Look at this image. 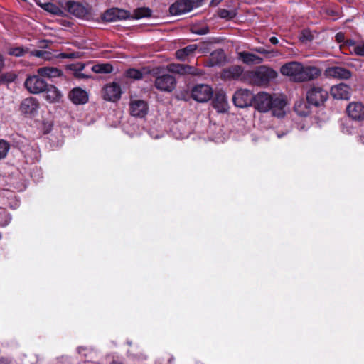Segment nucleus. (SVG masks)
I'll return each mask as SVG.
<instances>
[{
  "mask_svg": "<svg viewBox=\"0 0 364 364\" xmlns=\"http://www.w3.org/2000/svg\"><path fill=\"white\" fill-rule=\"evenodd\" d=\"M286 105L287 102L283 97L272 96L265 92H260L255 95L252 105L259 112H267L271 110L272 115L278 118L285 115Z\"/></svg>",
  "mask_w": 364,
  "mask_h": 364,
  "instance_id": "nucleus-1",
  "label": "nucleus"
},
{
  "mask_svg": "<svg viewBox=\"0 0 364 364\" xmlns=\"http://www.w3.org/2000/svg\"><path fill=\"white\" fill-rule=\"evenodd\" d=\"M251 82L257 86H264L277 77V73L273 69L261 65L248 74Z\"/></svg>",
  "mask_w": 364,
  "mask_h": 364,
  "instance_id": "nucleus-2",
  "label": "nucleus"
},
{
  "mask_svg": "<svg viewBox=\"0 0 364 364\" xmlns=\"http://www.w3.org/2000/svg\"><path fill=\"white\" fill-rule=\"evenodd\" d=\"M328 92L321 86L311 85L306 91V100L315 107L322 105L328 99Z\"/></svg>",
  "mask_w": 364,
  "mask_h": 364,
  "instance_id": "nucleus-3",
  "label": "nucleus"
},
{
  "mask_svg": "<svg viewBox=\"0 0 364 364\" xmlns=\"http://www.w3.org/2000/svg\"><path fill=\"white\" fill-rule=\"evenodd\" d=\"M41 77L37 74L28 75L26 77L24 87L29 93L38 95L45 92L47 88V82Z\"/></svg>",
  "mask_w": 364,
  "mask_h": 364,
  "instance_id": "nucleus-4",
  "label": "nucleus"
},
{
  "mask_svg": "<svg viewBox=\"0 0 364 364\" xmlns=\"http://www.w3.org/2000/svg\"><path fill=\"white\" fill-rule=\"evenodd\" d=\"M149 75L155 77V87L156 89H159V83L158 82V80L159 79L158 68L151 69L149 67H144L141 70L130 68L126 71V76L127 77L136 80L146 78V77Z\"/></svg>",
  "mask_w": 364,
  "mask_h": 364,
  "instance_id": "nucleus-5",
  "label": "nucleus"
},
{
  "mask_svg": "<svg viewBox=\"0 0 364 364\" xmlns=\"http://www.w3.org/2000/svg\"><path fill=\"white\" fill-rule=\"evenodd\" d=\"M254 97L255 95L249 90L240 89L235 92L232 101L236 107L244 108L252 106Z\"/></svg>",
  "mask_w": 364,
  "mask_h": 364,
  "instance_id": "nucleus-6",
  "label": "nucleus"
},
{
  "mask_svg": "<svg viewBox=\"0 0 364 364\" xmlns=\"http://www.w3.org/2000/svg\"><path fill=\"white\" fill-rule=\"evenodd\" d=\"M211 87L205 84H198L194 86L191 90V96L193 100L199 102H205L213 97Z\"/></svg>",
  "mask_w": 364,
  "mask_h": 364,
  "instance_id": "nucleus-7",
  "label": "nucleus"
},
{
  "mask_svg": "<svg viewBox=\"0 0 364 364\" xmlns=\"http://www.w3.org/2000/svg\"><path fill=\"white\" fill-rule=\"evenodd\" d=\"M302 63L297 61H291L283 65L280 68V73L283 75L289 76L295 82H298Z\"/></svg>",
  "mask_w": 364,
  "mask_h": 364,
  "instance_id": "nucleus-8",
  "label": "nucleus"
},
{
  "mask_svg": "<svg viewBox=\"0 0 364 364\" xmlns=\"http://www.w3.org/2000/svg\"><path fill=\"white\" fill-rule=\"evenodd\" d=\"M122 90L119 85L112 82L103 87L102 96L105 100L116 102L121 97Z\"/></svg>",
  "mask_w": 364,
  "mask_h": 364,
  "instance_id": "nucleus-9",
  "label": "nucleus"
},
{
  "mask_svg": "<svg viewBox=\"0 0 364 364\" xmlns=\"http://www.w3.org/2000/svg\"><path fill=\"white\" fill-rule=\"evenodd\" d=\"M130 114L133 117L142 118L148 112L147 103L141 100H132L129 102Z\"/></svg>",
  "mask_w": 364,
  "mask_h": 364,
  "instance_id": "nucleus-10",
  "label": "nucleus"
},
{
  "mask_svg": "<svg viewBox=\"0 0 364 364\" xmlns=\"http://www.w3.org/2000/svg\"><path fill=\"white\" fill-rule=\"evenodd\" d=\"M321 75V70L316 66H304L302 64V69L300 73L298 82H303L314 80Z\"/></svg>",
  "mask_w": 364,
  "mask_h": 364,
  "instance_id": "nucleus-11",
  "label": "nucleus"
},
{
  "mask_svg": "<svg viewBox=\"0 0 364 364\" xmlns=\"http://www.w3.org/2000/svg\"><path fill=\"white\" fill-rule=\"evenodd\" d=\"M67 9L70 14L80 18H87L90 15V9L77 2L68 1Z\"/></svg>",
  "mask_w": 364,
  "mask_h": 364,
  "instance_id": "nucleus-12",
  "label": "nucleus"
},
{
  "mask_svg": "<svg viewBox=\"0 0 364 364\" xmlns=\"http://www.w3.org/2000/svg\"><path fill=\"white\" fill-rule=\"evenodd\" d=\"M39 108V102L37 99L29 97L24 99L20 105L21 112L26 115H34Z\"/></svg>",
  "mask_w": 364,
  "mask_h": 364,
  "instance_id": "nucleus-13",
  "label": "nucleus"
},
{
  "mask_svg": "<svg viewBox=\"0 0 364 364\" xmlns=\"http://www.w3.org/2000/svg\"><path fill=\"white\" fill-rule=\"evenodd\" d=\"M194 4L191 0H181L173 4L169 7L171 15L177 16L191 11L194 8Z\"/></svg>",
  "mask_w": 364,
  "mask_h": 364,
  "instance_id": "nucleus-14",
  "label": "nucleus"
},
{
  "mask_svg": "<svg viewBox=\"0 0 364 364\" xmlns=\"http://www.w3.org/2000/svg\"><path fill=\"white\" fill-rule=\"evenodd\" d=\"M243 72L242 66L232 65L223 70L221 77L225 80H238L241 79Z\"/></svg>",
  "mask_w": 364,
  "mask_h": 364,
  "instance_id": "nucleus-15",
  "label": "nucleus"
},
{
  "mask_svg": "<svg viewBox=\"0 0 364 364\" xmlns=\"http://www.w3.org/2000/svg\"><path fill=\"white\" fill-rule=\"evenodd\" d=\"M331 94L333 98L337 100H348L350 97V87L346 84L341 83L331 87Z\"/></svg>",
  "mask_w": 364,
  "mask_h": 364,
  "instance_id": "nucleus-16",
  "label": "nucleus"
},
{
  "mask_svg": "<svg viewBox=\"0 0 364 364\" xmlns=\"http://www.w3.org/2000/svg\"><path fill=\"white\" fill-rule=\"evenodd\" d=\"M326 75L328 77L341 80H348L352 76L351 72L343 67L334 66L326 70Z\"/></svg>",
  "mask_w": 364,
  "mask_h": 364,
  "instance_id": "nucleus-17",
  "label": "nucleus"
},
{
  "mask_svg": "<svg viewBox=\"0 0 364 364\" xmlns=\"http://www.w3.org/2000/svg\"><path fill=\"white\" fill-rule=\"evenodd\" d=\"M212 104L213 107L218 112H228L229 108L226 95L222 92H216L215 95L213 99Z\"/></svg>",
  "mask_w": 364,
  "mask_h": 364,
  "instance_id": "nucleus-18",
  "label": "nucleus"
},
{
  "mask_svg": "<svg viewBox=\"0 0 364 364\" xmlns=\"http://www.w3.org/2000/svg\"><path fill=\"white\" fill-rule=\"evenodd\" d=\"M348 116L354 120H360L364 118V105L360 102H352L347 107Z\"/></svg>",
  "mask_w": 364,
  "mask_h": 364,
  "instance_id": "nucleus-19",
  "label": "nucleus"
},
{
  "mask_svg": "<svg viewBox=\"0 0 364 364\" xmlns=\"http://www.w3.org/2000/svg\"><path fill=\"white\" fill-rule=\"evenodd\" d=\"M69 97L76 105L85 104L88 101L87 93L79 87L73 89L69 94Z\"/></svg>",
  "mask_w": 364,
  "mask_h": 364,
  "instance_id": "nucleus-20",
  "label": "nucleus"
},
{
  "mask_svg": "<svg viewBox=\"0 0 364 364\" xmlns=\"http://www.w3.org/2000/svg\"><path fill=\"white\" fill-rule=\"evenodd\" d=\"M226 60L225 55L223 50H216L211 53L206 65L208 67L220 66Z\"/></svg>",
  "mask_w": 364,
  "mask_h": 364,
  "instance_id": "nucleus-21",
  "label": "nucleus"
},
{
  "mask_svg": "<svg viewBox=\"0 0 364 364\" xmlns=\"http://www.w3.org/2000/svg\"><path fill=\"white\" fill-rule=\"evenodd\" d=\"M167 69L171 73H175L181 75L196 74V73L195 72L196 69L193 67L188 65L172 63L167 66Z\"/></svg>",
  "mask_w": 364,
  "mask_h": 364,
  "instance_id": "nucleus-22",
  "label": "nucleus"
},
{
  "mask_svg": "<svg viewBox=\"0 0 364 364\" xmlns=\"http://www.w3.org/2000/svg\"><path fill=\"white\" fill-rule=\"evenodd\" d=\"M37 74L43 77L53 79L60 77L63 75L61 70L54 67H42L37 69Z\"/></svg>",
  "mask_w": 364,
  "mask_h": 364,
  "instance_id": "nucleus-23",
  "label": "nucleus"
},
{
  "mask_svg": "<svg viewBox=\"0 0 364 364\" xmlns=\"http://www.w3.org/2000/svg\"><path fill=\"white\" fill-rule=\"evenodd\" d=\"M176 81L175 77L169 74L161 75V91L170 92L176 87Z\"/></svg>",
  "mask_w": 364,
  "mask_h": 364,
  "instance_id": "nucleus-24",
  "label": "nucleus"
},
{
  "mask_svg": "<svg viewBox=\"0 0 364 364\" xmlns=\"http://www.w3.org/2000/svg\"><path fill=\"white\" fill-rule=\"evenodd\" d=\"M238 58L247 65L260 64L263 62L262 58L245 51L240 52Z\"/></svg>",
  "mask_w": 364,
  "mask_h": 364,
  "instance_id": "nucleus-25",
  "label": "nucleus"
},
{
  "mask_svg": "<svg viewBox=\"0 0 364 364\" xmlns=\"http://www.w3.org/2000/svg\"><path fill=\"white\" fill-rule=\"evenodd\" d=\"M198 48L196 44H191L183 48L179 49L176 52V57L181 61H185L187 58L193 56Z\"/></svg>",
  "mask_w": 364,
  "mask_h": 364,
  "instance_id": "nucleus-26",
  "label": "nucleus"
},
{
  "mask_svg": "<svg viewBox=\"0 0 364 364\" xmlns=\"http://www.w3.org/2000/svg\"><path fill=\"white\" fill-rule=\"evenodd\" d=\"M45 92V98L49 102L53 103L58 102L62 97L60 91L55 86L52 85L47 84V88Z\"/></svg>",
  "mask_w": 364,
  "mask_h": 364,
  "instance_id": "nucleus-27",
  "label": "nucleus"
},
{
  "mask_svg": "<svg viewBox=\"0 0 364 364\" xmlns=\"http://www.w3.org/2000/svg\"><path fill=\"white\" fill-rule=\"evenodd\" d=\"M113 70L109 63L96 64L92 67V70L95 73H110Z\"/></svg>",
  "mask_w": 364,
  "mask_h": 364,
  "instance_id": "nucleus-28",
  "label": "nucleus"
},
{
  "mask_svg": "<svg viewBox=\"0 0 364 364\" xmlns=\"http://www.w3.org/2000/svg\"><path fill=\"white\" fill-rule=\"evenodd\" d=\"M218 14L221 18L226 20H231L234 18L237 15V12L235 9L228 10L226 9H220Z\"/></svg>",
  "mask_w": 364,
  "mask_h": 364,
  "instance_id": "nucleus-29",
  "label": "nucleus"
},
{
  "mask_svg": "<svg viewBox=\"0 0 364 364\" xmlns=\"http://www.w3.org/2000/svg\"><path fill=\"white\" fill-rule=\"evenodd\" d=\"M119 11L117 9H110L107 11L104 14V18L107 21H115L119 18Z\"/></svg>",
  "mask_w": 364,
  "mask_h": 364,
  "instance_id": "nucleus-30",
  "label": "nucleus"
},
{
  "mask_svg": "<svg viewBox=\"0 0 364 364\" xmlns=\"http://www.w3.org/2000/svg\"><path fill=\"white\" fill-rule=\"evenodd\" d=\"M134 17L136 19L147 17L151 15V10L148 8H138L134 11Z\"/></svg>",
  "mask_w": 364,
  "mask_h": 364,
  "instance_id": "nucleus-31",
  "label": "nucleus"
},
{
  "mask_svg": "<svg viewBox=\"0 0 364 364\" xmlns=\"http://www.w3.org/2000/svg\"><path fill=\"white\" fill-rule=\"evenodd\" d=\"M11 218L10 214L4 210H1L0 211V226L5 227L11 221Z\"/></svg>",
  "mask_w": 364,
  "mask_h": 364,
  "instance_id": "nucleus-32",
  "label": "nucleus"
},
{
  "mask_svg": "<svg viewBox=\"0 0 364 364\" xmlns=\"http://www.w3.org/2000/svg\"><path fill=\"white\" fill-rule=\"evenodd\" d=\"M9 149V144L5 140L0 139V159L6 157Z\"/></svg>",
  "mask_w": 364,
  "mask_h": 364,
  "instance_id": "nucleus-33",
  "label": "nucleus"
},
{
  "mask_svg": "<svg viewBox=\"0 0 364 364\" xmlns=\"http://www.w3.org/2000/svg\"><path fill=\"white\" fill-rule=\"evenodd\" d=\"M27 52V49H24L21 47H16L10 48L9 50V54L10 55H14L16 57H21L24 55Z\"/></svg>",
  "mask_w": 364,
  "mask_h": 364,
  "instance_id": "nucleus-34",
  "label": "nucleus"
},
{
  "mask_svg": "<svg viewBox=\"0 0 364 364\" xmlns=\"http://www.w3.org/2000/svg\"><path fill=\"white\" fill-rule=\"evenodd\" d=\"M31 54L33 56L45 60H49L51 58V53L46 50H33Z\"/></svg>",
  "mask_w": 364,
  "mask_h": 364,
  "instance_id": "nucleus-35",
  "label": "nucleus"
},
{
  "mask_svg": "<svg viewBox=\"0 0 364 364\" xmlns=\"http://www.w3.org/2000/svg\"><path fill=\"white\" fill-rule=\"evenodd\" d=\"M85 68V65L83 64H78L77 65H71L70 68L72 70H75V77L78 78H86L87 76L84 75L83 73H81L80 71H82Z\"/></svg>",
  "mask_w": 364,
  "mask_h": 364,
  "instance_id": "nucleus-36",
  "label": "nucleus"
},
{
  "mask_svg": "<svg viewBox=\"0 0 364 364\" xmlns=\"http://www.w3.org/2000/svg\"><path fill=\"white\" fill-rule=\"evenodd\" d=\"M350 52L358 56H364V42L355 46Z\"/></svg>",
  "mask_w": 364,
  "mask_h": 364,
  "instance_id": "nucleus-37",
  "label": "nucleus"
},
{
  "mask_svg": "<svg viewBox=\"0 0 364 364\" xmlns=\"http://www.w3.org/2000/svg\"><path fill=\"white\" fill-rule=\"evenodd\" d=\"M43 9L53 14H55L56 11L58 10V8L53 4L49 1H47L46 4H43Z\"/></svg>",
  "mask_w": 364,
  "mask_h": 364,
  "instance_id": "nucleus-38",
  "label": "nucleus"
},
{
  "mask_svg": "<svg viewBox=\"0 0 364 364\" xmlns=\"http://www.w3.org/2000/svg\"><path fill=\"white\" fill-rule=\"evenodd\" d=\"M335 39L338 43H343V44H344L346 41L344 33L342 32L337 33L335 36Z\"/></svg>",
  "mask_w": 364,
  "mask_h": 364,
  "instance_id": "nucleus-39",
  "label": "nucleus"
},
{
  "mask_svg": "<svg viewBox=\"0 0 364 364\" xmlns=\"http://www.w3.org/2000/svg\"><path fill=\"white\" fill-rule=\"evenodd\" d=\"M356 42L353 39H348L345 41V43L341 45V47H353V48L357 46Z\"/></svg>",
  "mask_w": 364,
  "mask_h": 364,
  "instance_id": "nucleus-40",
  "label": "nucleus"
},
{
  "mask_svg": "<svg viewBox=\"0 0 364 364\" xmlns=\"http://www.w3.org/2000/svg\"><path fill=\"white\" fill-rule=\"evenodd\" d=\"M191 1L193 3V4H194L195 7H198L200 6L203 0H191Z\"/></svg>",
  "mask_w": 364,
  "mask_h": 364,
  "instance_id": "nucleus-41",
  "label": "nucleus"
},
{
  "mask_svg": "<svg viewBox=\"0 0 364 364\" xmlns=\"http://www.w3.org/2000/svg\"><path fill=\"white\" fill-rule=\"evenodd\" d=\"M75 57V54L74 53H70V54H61V58H74Z\"/></svg>",
  "mask_w": 364,
  "mask_h": 364,
  "instance_id": "nucleus-42",
  "label": "nucleus"
},
{
  "mask_svg": "<svg viewBox=\"0 0 364 364\" xmlns=\"http://www.w3.org/2000/svg\"><path fill=\"white\" fill-rule=\"evenodd\" d=\"M269 41L273 45H276V44H277L279 43V41H278L277 38H276L274 36L271 37L270 39H269Z\"/></svg>",
  "mask_w": 364,
  "mask_h": 364,
  "instance_id": "nucleus-43",
  "label": "nucleus"
},
{
  "mask_svg": "<svg viewBox=\"0 0 364 364\" xmlns=\"http://www.w3.org/2000/svg\"><path fill=\"white\" fill-rule=\"evenodd\" d=\"M302 38H303V40H306V41H311V38L310 37V35H308V36L306 35L305 32L303 33Z\"/></svg>",
  "mask_w": 364,
  "mask_h": 364,
  "instance_id": "nucleus-44",
  "label": "nucleus"
},
{
  "mask_svg": "<svg viewBox=\"0 0 364 364\" xmlns=\"http://www.w3.org/2000/svg\"><path fill=\"white\" fill-rule=\"evenodd\" d=\"M257 51L262 54H266L268 53L266 50L262 48L257 49Z\"/></svg>",
  "mask_w": 364,
  "mask_h": 364,
  "instance_id": "nucleus-45",
  "label": "nucleus"
},
{
  "mask_svg": "<svg viewBox=\"0 0 364 364\" xmlns=\"http://www.w3.org/2000/svg\"><path fill=\"white\" fill-rule=\"evenodd\" d=\"M196 33L198 34H200V35H203V34H205L207 33V31L205 30H202L200 32H196Z\"/></svg>",
  "mask_w": 364,
  "mask_h": 364,
  "instance_id": "nucleus-46",
  "label": "nucleus"
},
{
  "mask_svg": "<svg viewBox=\"0 0 364 364\" xmlns=\"http://www.w3.org/2000/svg\"><path fill=\"white\" fill-rule=\"evenodd\" d=\"M111 364H123L122 362L118 360H113Z\"/></svg>",
  "mask_w": 364,
  "mask_h": 364,
  "instance_id": "nucleus-47",
  "label": "nucleus"
},
{
  "mask_svg": "<svg viewBox=\"0 0 364 364\" xmlns=\"http://www.w3.org/2000/svg\"><path fill=\"white\" fill-rule=\"evenodd\" d=\"M213 1H215L216 4H218L219 2H220L222 0H213Z\"/></svg>",
  "mask_w": 364,
  "mask_h": 364,
  "instance_id": "nucleus-48",
  "label": "nucleus"
},
{
  "mask_svg": "<svg viewBox=\"0 0 364 364\" xmlns=\"http://www.w3.org/2000/svg\"><path fill=\"white\" fill-rule=\"evenodd\" d=\"M282 136H283V134H277V136H278V138H281Z\"/></svg>",
  "mask_w": 364,
  "mask_h": 364,
  "instance_id": "nucleus-49",
  "label": "nucleus"
},
{
  "mask_svg": "<svg viewBox=\"0 0 364 364\" xmlns=\"http://www.w3.org/2000/svg\"><path fill=\"white\" fill-rule=\"evenodd\" d=\"M154 138H158V135L156 134L155 136H153Z\"/></svg>",
  "mask_w": 364,
  "mask_h": 364,
  "instance_id": "nucleus-50",
  "label": "nucleus"
}]
</instances>
